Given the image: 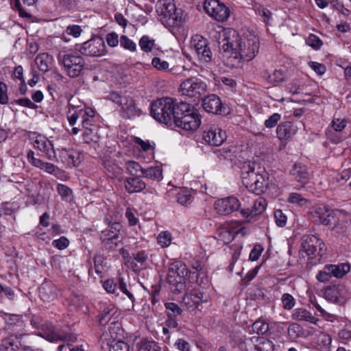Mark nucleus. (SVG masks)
<instances>
[{"mask_svg":"<svg viewBox=\"0 0 351 351\" xmlns=\"http://www.w3.org/2000/svg\"><path fill=\"white\" fill-rule=\"evenodd\" d=\"M121 106L120 114L125 119H134L142 113V110L137 106L135 100L130 96H125Z\"/></svg>","mask_w":351,"mask_h":351,"instance_id":"2eb2a0df","label":"nucleus"},{"mask_svg":"<svg viewBox=\"0 0 351 351\" xmlns=\"http://www.w3.org/2000/svg\"><path fill=\"white\" fill-rule=\"evenodd\" d=\"M57 191L60 195L62 197V199H66L72 193V191L70 188L62 184H58Z\"/></svg>","mask_w":351,"mask_h":351,"instance_id":"69168bd1","label":"nucleus"},{"mask_svg":"<svg viewBox=\"0 0 351 351\" xmlns=\"http://www.w3.org/2000/svg\"><path fill=\"white\" fill-rule=\"evenodd\" d=\"M138 351H160V348L155 341H142Z\"/></svg>","mask_w":351,"mask_h":351,"instance_id":"3c124183","label":"nucleus"},{"mask_svg":"<svg viewBox=\"0 0 351 351\" xmlns=\"http://www.w3.org/2000/svg\"><path fill=\"white\" fill-rule=\"evenodd\" d=\"M46 328L47 330L45 331V335L48 340L51 341H56L58 340H62L64 338V336L58 333V332L51 324H47L46 325Z\"/></svg>","mask_w":351,"mask_h":351,"instance_id":"79ce46f5","label":"nucleus"},{"mask_svg":"<svg viewBox=\"0 0 351 351\" xmlns=\"http://www.w3.org/2000/svg\"><path fill=\"white\" fill-rule=\"evenodd\" d=\"M69 241L65 237H61L58 239L54 240L52 242L53 247L59 250H64L68 247Z\"/></svg>","mask_w":351,"mask_h":351,"instance_id":"338daca9","label":"nucleus"},{"mask_svg":"<svg viewBox=\"0 0 351 351\" xmlns=\"http://www.w3.org/2000/svg\"><path fill=\"white\" fill-rule=\"evenodd\" d=\"M301 247L308 255L323 256L326 252L325 243L313 234L304 235L301 239Z\"/></svg>","mask_w":351,"mask_h":351,"instance_id":"6e6552de","label":"nucleus"},{"mask_svg":"<svg viewBox=\"0 0 351 351\" xmlns=\"http://www.w3.org/2000/svg\"><path fill=\"white\" fill-rule=\"evenodd\" d=\"M328 267L329 265L327 264L324 267L322 270L319 271L317 273V274L316 275V279L319 282L326 283L330 280L331 276L330 274V269Z\"/></svg>","mask_w":351,"mask_h":351,"instance_id":"603ef678","label":"nucleus"},{"mask_svg":"<svg viewBox=\"0 0 351 351\" xmlns=\"http://www.w3.org/2000/svg\"><path fill=\"white\" fill-rule=\"evenodd\" d=\"M194 49L199 60L203 63L212 61L213 53L209 47L208 40L200 36H195L193 40Z\"/></svg>","mask_w":351,"mask_h":351,"instance_id":"9b49d317","label":"nucleus"},{"mask_svg":"<svg viewBox=\"0 0 351 351\" xmlns=\"http://www.w3.org/2000/svg\"><path fill=\"white\" fill-rule=\"evenodd\" d=\"M263 247L260 244H256L250 252L249 258L252 261H257L261 256Z\"/></svg>","mask_w":351,"mask_h":351,"instance_id":"680f3d73","label":"nucleus"},{"mask_svg":"<svg viewBox=\"0 0 351 351\" xmlns=\"http://www.w3.org/2000/svg\"><path fill=\"white\" fill-rule=\"evenodd\" d=\"M182 119L177 121L175 125L185 130H195L199 128L201 123L199 114L193 108L186 115L182 117Z\"/></svg>","mask_w":351,"mask_h":351,"instance_id":"dca6fc26","label":"nucleus"},{"mask_svg":"<svg viewBox=\"0 0 351 351\" xmlns=\"http://www.w3.org/2000/svg\"><path fill=\"white\" fill-rule=\"evenodd\" d=\"M252 328V330L258 335H264L269 330L268 324L261 320L256 321Z\"/></svg>","mask_w":351,"mask_h":351,"instance_id":"de8ad7c7","label":"nucleus"},{"mask_svg":"<svg viewBox=\"0 0 351 351\" xmlns=\"http://www.w3.org/2000/svg\"><path fill=\"white\" fill-rule=\"evenodd\" d=\"M107 346L109 351H130L128 344L121 340L113 339L107 343Z\"/></svg>","mask_w":351,"mask_h":351,"instance_id":"58836bf2","label":"nucleus"},{"mask_svg":"<svg viewBox=\"0 0 351 351\" xmlns=\"http://www.w3.org/2000/svg\"><path fill=\"white\" fill-rule=\"evenodd\" d=\"M208 297L202 291L193 290L191 293L185 294L182 302L189 311H193L197 308L201 303L207 302Z\"/></svg>","mask_w":351,"mask_h":351,"instance_id":"f3484780","label":"nucleus"},{"mask_svg":"<svg viewBox=\"0 0 351 351\" xmlns=\"http://www.w3.org/2000/svg\"><path fill=\"white\" fill-rule=\"evenodd\" d=\"M290 174L294 179L304 184L308 182L310 179V174L307 167L302 163H295L290 169Z\"/></svg>","mask_w":351,"mask_h":351,"instance_id":"b1692460","label":"nucleus"},{"mask_svg":"<svg viewBox=\"0 0 351 351\" xmlns=\"http://www.w3.org/2000/svg\"><path fill=\"white\" fill-rule=\"evenodd\" d=\"M281 119V114L279 113H274L270 115L264 122V125L267 128H274L276 126H278V123Z\"/></svg>","mask_w":351,"mask_h":351,"instance_id":"864d4df0","label":"nucleus"},{"mask_svg":"<svg viewBox=\"0 0 351 351\" xmlns=\"http://www.w3.org/2000/svg\"><path fill=\"white\" fill-rule=\"evenodd\" d=\"M205 12L218 21H226L230 15V10L219 0H205L204 3Z\"/></svg>","mask_w":351,"mask_h":351,"instance_id":"9d476101","label":"nucleus"},{"mask_svg":"<svg viewBox=\"0 0 351 351\" xmlns=\"http://www.w3.org/2000/svg\"><path fill=\"white\" fill-rule=\"evenodd\" d=\"M141 176L143 178L159 181L162 178V171L158 166L150 167L149 168L144 169L143 173Z\"/></svg>","mask_w":351,"mask_h":351,"instance_id":"473e14b6","label":"nucleus"},{"mask_svg":"<svg viewBox=\"0 0 351 351\" xmlns=\"http://www.w3.org/2000/svg\"><path fill=\"white\" fill-rule=\"evenodd\" d=\"M158 242L162 247H167L171 243L170 234L167 232H163L159 234L158 237Z\"/></svg>","mask_w":351,"mask_h":351,"instance_id":"0e129e2a","label":"nucleus"},{"mask_svg":"<svg viewBox=\"0 0 351 351\" xmlns=\"http://www.w3.org/2000/svg\"><path fill=\"white\" fill-rule=\"evenodd\" d=\"M57 59L59 64L63 66L65 73L72 78L80 75L85 67L84 58L77 54L60 51Z\"/></svg>","mask_w":351,"mask_h":351,"instance_id":"39448f33","label":"nucleus"},{"mask_svg":"<svg viewBox=\"0 0 351 351\" xmlns=\"http://www.w3.org/2000/svg\"><path fill=\"white\" fill-rule=\"evenodd\" d=\"M34 147L45 154L47 158L50 160L56 158V154L53 149V144L51 141L43 138H37L34 142Z\"/></svg>","mask_w":351,"mask_h":351,"instance_id":"5701e85b","label":"nucleus"},{"mask_svg":"<svg viewBox=\"0 0 351 351\" xmlns=\"http://www.w3.org/2000/svg\"><path fill=\"white\" fill-rule=\"evenodd\" d=\"M237 232L231 231L226 228H221L217 230V239L224 244L230 243L235 237Z\"/></svg>","mask_w":351,"mask_h":351,"instance_id":"c9c22d12","label":"nucleus"},{"mask_svg":"<svg viewBox=\"0 0 351 351\" xmlns=\"http://www.w3.org/2000/svg\"><path fill=\"white\" fill-rule=\"evenodd\" d=\"M120 45L125 49L130 51H135L136 50V43L130 39L127 36L122 35L119 39Z\"/></svg>","mask_w":351,"mask_h":351,"instance_id":"09e8293b","label":"nucleus"},{"mask_svg":"<svg viewBox=\"0 0 351 351\" xmlns=\"http://www.w3.org/2000/svg\"><path fill=\"white\" fill-rule=\"evenodd\" d=\"M23 4L28 6L33 5L37 0H21ZM10 4L13 9L17 10L22 17H29L30 15L23 8L21 0H10Z\"/></svg>","mask_w":351,"mask_h":351,"instance_id":"72a5a7b5","label":"nucleus"},{"mask_svg":"<svg viewBox=\"0 0 351 351\" xmlns=\"http://www.w3.org/2000/svg\"><path fill=\"white\" fill-rule=\"evenodd\" d=\"M82 32V27L77 25H69L65 30V32L68 35L73 36L74 38L79 37L80 36Z\"/></svg>","mask_w":351,"mask_h":351,"instance_id":"e2e57ef3","label":"nucleus"},{"mask_svg":"<svg viewBox=\"0 0 351 351\" xmlns=\"http://www.w3.org/2000/svg\"><path fill=\"white\" fill-rule=\"evenodd\" d=\"M125 167L128 173L133 176H142L144 168L134 160H129L125 163Z\"/></svg>","mask_w":351,"mask_h":351,"instance_id":"ea45409f","label":"nucleus"},{"mask_svg":"<svg viewBox=\"0 0 351 351\" xmlns=\"http://www.w3.org/2000/svg\"><path fill=\"white\" fill-rule=\"evenodd\" d=\"M94 267L97 274L103 273L104 267L106 266V258L101 254H96L93 258Z\"/></svg>","mask_w":351,"mask_h":351,"instance_id":"a18cd8bd","label":"nucleus"},{"mask_svg":"<svg viewBox=\"0 0 351 351\" xmlns=\"http://www.w3.org/2000/svg\"><path fill=\"white\" fill-rule=\"evenodd\" d=\"M218 43L221 58L229 67L237 66L242 60H252L259 50L257 37L252 36L241 39L236 31L233 32L232 37H226Z\"/></svg>","mask_w":351,"mask_h":351,"instance_id":"f257e3e1","label":"nucleus"},{"mask_svg":"<svg viewBox=\"0 0 351 351\" xmlns=\"http://www.w3.org/2000/svg\"><path fill=\"white\" fill-rule=\"evenodd\" d=\"M173 98L163 97L152 104L150 114L158 122L167 125L173 121Z\"/></svg>","mask_w":351,"mask_h":351,"instance_id":"423d86ee","label":"nucleus"},{"mask_svg":"<svg viewBox=\"0 0 351 351\" xmlns=\"http://www.w3.org/2000/svg\"><path fill=\"white\" fill-rule=\"evenodd\" d=\"M289 202L291 204H296L299 206H304L308 203V199L302 197V195L297 193H291L288 198Z\"/></svg>","mask_w":351,"mask_h":351,"instance_id":"6e6d98bb","label":"nucleus"},{"mask_svg":"<svg viewBox=\"0 0 351 351\" xmlns=\"http://www.w3.org/2000/svg\"><path fill=\"white\" fill-rule=\"evenodd\" d=\"M240 206L239 200L233 196L219 199L215 203V209L221 215H228L239 210Z\"/></svg>","mask_w":351,"mask_h":351,"instance_id":"f8f14e48","label":"nucleus"},{"mask_svg":"<svg viewBox=\"0 0 351 351\" xmlns=\"http://www.w3.org/2000/svg\"><path fill=\"white\" fill-rule=\"evenodd\" d=\"M281 300L283 308L286 310H291L295 305V299L289 293H284Z\"/></svg>","mask_w":351,"mask_h":351,"instance_id":"13d9d810","label":"nucleus"},{"mask_svg":"<svg viewBox=\"0 0 351 351\" xmlns=\"http://www.w3.org/2000/svg\"><path fill=\"white\" fill-rule=\"evenodd\" d=\"M337 288L335 286L330 287L325 291L326 297L333 302H337L338 299Z\"/></svg>","mask_w":351,"mask_h":351,"instance_id":"774afa93","label":"nucleus"},{"mask_svg":"<svg viewBox=\"0 0 351 351\" xmlns=\"http://www.w3.org/2000/svg\"><path fill=\"white\" fill-rule=\"evenodd\" d=\"M187 274L188 268L181 261H175L169 265L167 281L173 293L179 294L184 291Z\"/></svg>","mask_w":351,"mask_h":351,"instance_id":"20e7f679","label":"nucleus"},{"mask_svg":"<svg viewBox=\"0 0 351 351\" xmlns=\"http://www.w3.org/2000/svg\"><path fill=\"white\" fill-rule=\"evenodd\" d=\"M103 287L110 293H115L117 289V281L115 279H108L104 282Z\"/></svg>","mask_w":351,"mask_h":351,"instance_id":"bf43d9fd","label":"nucleus"},{"mask_svg":"<svg viewBox=\"0 0 351 351\" xmlns=\"http://www.w3.org/2000/svg\"><path fill=\"white\" fill-rule=\"evenodd\" d=\"M298 130V127L291 121L282 122L276 128L277 138L280 141H288L297 133Z\"/></svg>","mask_w":351,"mask_h":351,"instance_id":"a211bd4d","label":"nucleus"},{"mask_svg":"<svg viewBox=\"0 0 351 351\" xmlns=\"http://www.w3.org/2000/svg\"><path fill=\"white\" fill-rule=\"evenodd\" d=\"M194 108V107L186 102H176L174 99V106H173V121L174 123L177 122V121H180L182 119V117L186 115L189 112H191V110Z\"/></svg>","mask_w":351,"mask_h":351,"instance_id":"bb28decb","label":"nucleus"},{"mask_svg":"<svg viewBox=\"0 0 351 351\" xmlns=\"http://www.w3.org/2000/svg\"><path fill=\"white\" fill-rule=\"evenodd\" d=\"M58 288L51 282H45L39 287V295L44 302H52L58 297Z\"/></svg>","mask_w":351,"mask_h":351,"instance_id":"412c9836","label":"nucleus"},{"mask_svg":"<svg viewBox=\"0 0 351 351\" xmlns=\"http://www.w3.org/2000/svg\"><path fill=\"white\" fill-rule=\"evenodd\" d=\"M177 202L183 206H187L191 202V194L188 190H180L176 195Z\"/></svg>","mask_w":351,"mask_h":351,"instance_id":"49530a36","label":"nucleus"},{"mask_svg":"<svg viewBox=\"0 0 351 351\" xmlns=\"http://www.w3.org/2000/svg\"><path fill=\"white\" fill-rule=\"evenodd\" d=\"M202 106L205 111L215 114H226V107L220 98L215 94H210L202 100Z\"/></svg>","mask_w":351,"mask_h":351,"instance_id":"4468645a","label":"nucleus"},{"mask_svg":"<svg viewBox=\"0 0 351 351\" xmlns=\"http://www.w3.org/2000/svg\"><path fill=\"white\" fill-rule=\"evenodd\" d=\"M203 137L208 145L217 147L224 142L227 135L226 132L220 128L212 125L204 131Z\"/></svg>","mask_w":351,"mask_h":351,"instance_id":"ddd939ff","label":"nucleus"},{"mask_svg":"<svg viewBox=\"0 0 351 351\" xmlns=\"http://www.w3.org/2000/svg\"><path fill=\"white\" fill-rule=\"evenodd\" d=\"M154 45L155 40L150 38L149 36L147 35L143 36L139 40V46L141 49L145 53L152 51Z\"/></svg>","mask_w":351,"mask_h":351,"instance_id":"a19ab883","label":"nucleus"},{"mask_svg":"<svg viewBox=\"0 0 351 351\" xmlns=\"http://www.w3.org/2000/svg\"><path fill=\"white\" fill-rule=\"evenodd\" d=\"M328 265L331 278H341L350 271V265L347 263Z\"/></svg>","mask_w":351,"mask_h":351,"instance_id":"cd10ccee","label":"nucleus"},{"mask_svg":"<svg viewBox=\"0 0 351 351\" xmlns=\"http://www.w3.org/2000/svg\"><path fill=\"white\" fill-rule=\"evenodd\" d=\"M100 239L103 247L109 251L115 250L121 243L119 234L113 233V231H101Z\"/></svg>","mask_w":351,"mask_h":351,"instance_id":"6ab92c4d","label":"nucleus"},{"mask_svg":"<svg viewBox=\"0 0 351 351\" xmlns=\"http://www.w3.org/2000/svg\"><path fill=\"white\" fill-rule=\"evenodd\" d=\"M256 341L257 337H246L243 336L237 339L236 343L241 351H256Z\"/></svg>","mask_w":351,"mask_h":351,"instance_id":"c85d7f7f","label":"nucleus"},{"mask_svg":"<svg viewBox=\"0 0 351 351\" xmlns=\"http://www.w3.org/2000/svg\"><path fill=\"white\" fill-rule=\"evenodd\" d=\"M293 319L297 321H306L312 324H316L319 320L317 318L312 315L307 310L299 308H295L292 314Z\"/></svg>","mask_w":351,"mask_h":351,"instance_id":"c756f323","label":"nucleus"},{"mask_svg":"<svg viewBox=\"0 0 351 351\" xmlns=\"http://www.w3.org/2000/svg\"><path fill=\"white\" fill-rule=\"evenodd\" d=\"M274 345L271 341L263 337H257L256 351H274Z\"/></svg>","mask_w":351,"mask_h":351,"instance_id":"e433bc0d","label":"nucleus"},{"mask_svg":"<svg viewBox=\"0 0 351 351\" xmlns=\"http://www.w3.org/2000/svg\"><path fill=\"white\" fill-rule=\"evenodd\" d=\"M314 217L318 218V221L326 226H331L334 223L335 218L332 210L325 205H319L314 208Z\"/></svg>","mask_w":351,"mask_h":351,"instance_id":"aec40b11","label":"nucleus"},{"mask_svg":"<svg viewBox=\"0 0 351 351\" xmlns=\"http://www.w3.org/2000/svg\"><path fill=\"white\" fill-rule=\"evenodd\" d=\"M22 315H10L5 317V326L0 330V351H20L26 335Z\"/></svg>","mask_w":351,"mask_h":351,"instance_id":"f03ea898","label":"nucleus"},{"mask_svg":"<svg viewBox=\"0 0 351 351\" xmlns=\"http://www.w3.org/2000/svg\"><path fill=\"white\" fill-rule=\"evenodd\" d=\"M141 177L133 176L124 179V187L128 193H139L145 189L146 184L141 179Z\"/></svg>","mask_w":351,"mask_h":351,"instance_id":"4be33fe9","label":"nucleus"},{"mask_svg":"<svg viewBox=\"0 0 351 351\" xmlns=\"http://www.w3.org/2000/svg\"><path fill=\"white\" fill-rule=\"evenodd\" d=\"M264 77H266L267 82L273 86L280 83L285 80V73L282 70H274L272 73H269L267 71L264 72Z\"/></svg>","mask_w":351,"mask_h":351,"instance_id":"2f4dec72","label":"nucleus"},{"mask_svg":"<svg viewBox=\"0 0 351 351\" xmlns=\"http://www.w3.org/2000/svg\"><path fill=\"white\" fill-rule=\"evenodd\" d=\"M152 66L157 70L161 71H167L169 69V63L165 60H162L158 57H154L152 60Z\"/></svg>","mask_w":351,"mask_h":351,"instance_id":"4d7b16f0","label":"nucleus"},{"mask_svg":"<svg viewBox=\"0 0 351 351\" xmlns=\"http://www.w3.org/2000/svg\"><path fill=\"white\" fill-rule=\"evenodd\" d=\"M265 199L262 197H258L254 201L252 208L251 210L249 208H241L239 210V211L243 217L249 218L261 214L265 210Z\"/></svg>","mask_w":351,"mask_h":351,"instance_id":"393cba45","label":"nucleus"},{"mask_svg":"<svg viewBox=\"0 0 351 351\" xmlns=\"http://www.w3.org/2000/svg\"><path fill=\"white\" fill-rule=\"evenodd\" d=\"M78 116L80 119H81L82 122L85 120L93 121V119H95V111L92 108L87 107L80 108Z\"/></svg>","mask_w":351,"mask_h":351,"instance_id":"8fccbe9b","label":"nucleus"},{"mask_svg":"<svg viewBox=\"0 0 351 351\" xmlns=\"http://www.w3.org/2000/svg\"><path fill=\"white\" fill-rule=\"evenodd\" d=\"M255 164L244 162L241 167V180L243 186L256 195L263 193L267 187V173L261 167L256 170Z\"/></svg>","mask_w":351,"mask_h":351,"instance_id":"7ed1b4c3","label":"nucleus"},{"mask_svg":"<svg viewBox=\"0 0 351 351\" xmlns=\"http://www.w3.org/2000/svg\"><path fill=\"white\" fill-rule=\"evenodd\" d=\"M165 313L167 317L178 318L182 315V309L178 306V304L174 302H165Z\"/></svg>","mask_w":351,"mask_h":351,"instance_id":"f704fd0d","label":"nucleus"},{"mask_svg":"<svg viewBox=\"0 0 351 351\" xmlns=\"http://www.w3.org/2000/svg\"><path fill=\"white\" fill-rule=\"evenodd\" d=\"M274 218L277 226L284 227L287 223V216L281 210H276L274 212Z\"/></svg>","mask_w":351,"mask_h":351,"instance_id":"052dcab7","label":"nucleus"},{"mask_svg":"<svg viewBox=\"0 0 351 351\" xmlns=\"http://www.w3.org/2000/svg\"><path fill=\"white\" fill-rule=\"evenodd\" d=\"M117 289H119L123 294H125L128 299L131 301L132 304H133L135 300V298L130 289L128 288L126 282L124 281L123 278L119 277L117 280Z\"/></svg>","mask_w":351,"mask_h":351,"instance_id":"37998d69","label":"nucleus"},{"mask_svg":"<svg viewBox=\"0 0 351 351\" xmlns=\"http://www.w3.org/2000/svg\"><path fill=\"white\" fill-rule=\"evenodd\" d=\"M77 50L85 56L100 57L106 53V45L101 37L95 36L80 45Z\"/></svg>","mask_w":351,"mask_h":351,"instance_id":"1a4fd4ad","label":"nucleus"},{"mask_svg":"<svg viewBox=\"0 0 351 351\" xmlns=\"http://www.w3.org/2000/svg\"><path fill=\"white\" fill-rule=\"evenodd\" d=\"M346 126V122L342 119H334L331 123V128H328L326 131L328 138L334 143H338L341 141V138L334 134V132H341Z\"/></svg>","mask_w":351,"mask_h":351,"instance_id":"a878e982","label":"nucleus"},{"mask_svg":"<svg viewBox=\"0 0 351 351\" xmlns=\"http://www.w3.org/2000/svg\"><path fill=\"white\" fill-rule=\"evenodd\" d=\"M52 60V57L48 53H43L36 57L35 63L40 71L46 73L49 69Z\"/></svg>","mask_w":351,"mask_h":351,"instance_id":"7c9ffc66","label":"nucleus"},{"mask_svg":"<svg viewBox=\"0 0 351 351\" xmlns=\"http://www.w3.org/2000/svg\"><path fill=\"white\" fill-rule=\"evenodd\" d=\"M114 311L113 308L109 306L104 307L98 315L99 323L100 325H106L111 319L112 313Z\"/></svg>","mask_w":351,"mask_h":351,"instance_id":"c03bdc74","label":"nucleus"},{"mask_svg":"<svg viewBox=\"0 0 351 351\" xmlns=\"http://www.w3.org/2000/svg\"><path fill=\"white\" fill-rule=\"evenodd\" d=\"M207 89L206 83L197 77H191L182 82L179 91L182 95L189 97L199 98Z\"/></svg>","mask_w":351,"mask_h":351,"instance_id":"0eeeda50","label":"nucleus"},{"mask_svg":"<svg viewBox=\"0 0 351 351\" xmlns=\"http://www.w3.org/2000/svg\"><path fill=\"white\" fill-rule=\"evenodd\" d=\"M306 43L315 50L319 49L323 45L322 40L315 34H310L306 40Z\"/></svg>","mask_w":351,"mask_h":351,"instance_id":"5fc2aeb1","label":"nucleus"},{"mask_svg":"<svg viewBox=\"0 0 351 351\" xmlns=\"http://www.w3.org/2000/svg\"><path fill=\"white\" fill-rule=\"evenodd\" d=\"M98 127H93V129H84L82 139L85 143H96L99 139L97 135Z\"/></svg>","mask_w":351,"mask_h":351,"instance_id":"4c0bfd02","label":"nucleus"}]
</instances>
